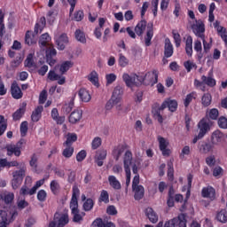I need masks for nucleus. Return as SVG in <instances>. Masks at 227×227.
Here are the masks:
<instances>
[{
  "label": "nucleus",
  "mask_w": 227,
  "mask_h": 227,
  "mask_svg": "<svg viewBox=\"0 0 227 227\" xmlns=\"http://www.w3.org/2000/svg\"><path fill=\"white\" fill-rule=\"evenodd\" d=\"M116 75L113 73L108 74L106 75V86H109V84H113V82H114V81H116Z\"/></svg>",
  "instance_id": "61"
},
{
  "label": "nucleus",
  "mask_w": 227,
  "mask_h": 227,
  "mask_svg": "<svg viewBox=\"0 0 227 227\" xmlns=\"http://www.w3.org/2000/svg\"><path fill=\"white\" fill-rule=\"evenodd\" d=\"M132 191L134 192V198L137 201H139V200H143V198H145V187L144 186H137L135 188H132Z\"/></svg>",
  "instance_id": "26"
},
{
  "label": "nucleus",
  "mask_w": 227,
  "mask_h": 227,
  "mask_svg": "<svg viewBox=\"0 0 227 227\" xmlns=\"http://www.w3.org/2000/svg\"><path fill=\"white\" fill-rule=\"evenodd\" d=\"M29 165L34 171H36L38 168V156L36 154H33L31 156V160L29 161Z\"/></svg>",
  "instance_id": "51"
},
{
  "label": "nucleus",
  "mask_w": 227,
  "mask_h": 227,
  "mask_svg": "<svg viewBox=\"0 0 227 227\" xmlns=\"http://www.w3.org/2000/svg\"><path fill=\"white\" fill-rule=\"evenodd\" d=\"M201 104L204 107H208L212 104V95L206 93L202 96Z\"/></svg>",
  "instance_id": "42"
},
{
  "label": "nucleus",
  "mask_w": 227,
  "mask_h": 227,
  "mask_svg": "<svg viewBox=\"0 0 227 227\" xmlns=\"http://www.w3.org/2000/svg\"><path fill=\"white\" fill-rule=\"evenodd\" d=\"M119 65L122 68L127 67V65H129V59L127 57H125L123 54H120L119 55Z\"/></svg>",
  "instance_id": "56"
},
{
  "label": "nucleus",
  "mask_w": 227,
  "mask_h": 227,
  "mask_svg": "<svg viewBox=\"0 0 227 227\" xmlns=\"http://www.w3.org/2000/svg\"><path fill=\"white\" fill-rule=\"evenodd\" d=\"M51 118L58 125H63V123H65V116H59L58 108H53L51 110Z\"/></svg>",
  "instance_id": "25"
},
{
  "label": "nucleus",
  "mask_w": 227,
  "mask_h": 227,
  "mask_svg": "<svg viewBox=\"0 0 227 227\" xmlns=\"http://www.w3.org/2000/svg\"><path fill=\"white\" fill-rule=\"evenodd\" d=\"M47 24V21L45 20V17H42L38 23L35 26V31L34 33L35 35H38V33H42L43 31V27H45V25Z\"/></svg>",
  "instance_id": "32"
},
{
  "label": "nucleus",
  "mask_w": 227,
  "mask_h": 227,
  "mask_svg": "<svg viewBox=\"0 0 227 227\" xmlns=\"http://www.w3.org/2000/svg\"><path fill=\"white\" fill-rule=\"evenodd\" d=\"M223 139H224V134H223L219 129L215 130L211 135V144L213 145H219Z\"/></svg>",
  "instance_id": "16"
},
{
  "label": "nucleus",
  "mask_w": 227,
  "mask_h": 227,
  "mask_svg": "<svg viewBox=\"0 0 227 227\" xmlns=\"http://www.w3.org/2000/svg\"><path fill=\"white\" fill-rule=\"evenodd\" d=\"M51 42V35L48 33L43 34L39 39V44L41 47H47Z\"/></svg>",
  "instance_id": "41"
},
{
  "label": "nucleus",
  "mask_w": 227,
  "mask_h": 227,
  "mask_svg": "<svg viewBox=\"0 0 227 227\" xmlns=\"http://www.w3.org/2000/svg\"><path fill=\"white\" fill-rule=\"evenodd\" d=\"M24 176H26V168H22L20 170H16L12 173V189L16 190L19 189V187H20L22 180H24Z\"/></svg>",
  "instance_id": "5"
},
{
  "label": "nucleus",
  "mask_w": 227,
  "mask_h": 227,
  "mask_svg": "<svg viewBox=\"0 0 227 227\" xmlns=\"http://www.w3.org/2000/svg\"><path fill=\"white\" fill-rule=\"evenodd\" d=\"M208 116L211 120H217L219 118V110L212 108L208 113Z\"/></svg>",
  "instance_id": "60"
},
{
  "label": "nucleus",
  "mask_w": 227,
  "mask_h": 227,
  "mask_svg": "<svg viewBox=\"0 0 227 227\" xmlns=\"http://www.w3.org/2000/svg\"><path fill=\"white\" fill-rule=\"evenodd\" d=\"M80 195H81V191L79 190V187H77V185H74L70 206L79 205V202L77 201V198H79Z\"/></svg>",
  "instance_id": "27"
},
{
  "label": "nucleus",
  "mask_w": 227,
  "mask_h": 227,
  "mask_svg": "<svg viewBox=\"0 0 227 227\" xmlns=\"http://www.w3.org/2000/svg\"><path fill=\"white\" fill-rule=\"evenodd\" d=\"M201 40L203 43L204 53L208 54V52H210V49H212V38H210L209 43H207V40H205V36L201 38Z\"/></svg>",
  "instance_id": "50"
},
{
  "label": "nucleus",
  "mask_w": 227,
  "mask_h": 227,
  "mask_svg": "<svg viewBox=\"0 0 227 227\" xmlns=\"http://www.w3.org/2000/svg\"><path fill=\"white\" fill-rule=\"evenodd\" d=\"M153 38V23H148L147 32L145 38L146 47H150V45H152Z\"/></svg>",
  "instance_id": "20"
},
{
  "label": "nucleus",
  "mask_w": 227,
  "mask_h": 227,
  "mask_svg": "<svg viewBox=\"0 0 227 227\" xmlns=\"http://www.w3.org/2000/svg\"><path fill=\"white\" fill-rule=\"evenodd\" d=\"M10 226V220L8 219V213L6 211L0 212V227Z\"/></svg>",
  "instance_id": "31"
},
{
  "label": "nucleus",
  "mask_w": 227,
  "mask_h": 227,
  "mask_svg": "<svg viewBox=\"0 0 227 227\" xmlns=\"http://www.w3.org/2000/svg\"><path fill=\"white\" fill-rule=\"evenodd\" d=\"M177 223H179V227H187V219L185 218L184 214H181L177 218H173L166 222L164 227H176Z\"/></svg>",
  "instance_id": "7"
},
{
  "label": "nucleus",
  "mask_w": 227,
  "mask_h": 227,
  "mask_svg": "<svg viewBox=\"0 0 227 227\" xmlns=\"http://www.w3.org/2000/svg\"><path fill=\"white\" fill-rule=\"evenodd\" d=\"M93 200L87 199V200L83 203V210H85V212H90V210L93 208Z\"/></svg>",
  "instance_id": "53"
},
{
  "label": "nucleus",
  "mask_w": 227,
  "mask_h": 227,
  "mask_svg": "<svg viewBox=\"0 0 227 227\" xmlns=\"http://www.w3.org/2000/svg\"><path fill=\"white\" fill-rule=\"evenodd\" d=\"M210 127H212V122H210L208 118H203L200 120L198 123L199 135L205 137V135L210 132Z\"/></svg>",
  "instance_id": "8"
},
{
  "label": "nucleus",
  "mask_w": 227,
  "mask_h": 227,
  "mask_svg": "<svg viewBox=\"0 0 227 227\" xmlns=\"http://www.w3.org/2000/svg\"><path fill=\"white\" fill-rule=\"evenodd\" d=\"M106 157H107L106 150L102 149L98 151L95 156L96 164H98L99 168H102V166H104V160H106Z\"/></svg>",
  "instance_id": "15"
},
{
  "label": "nucleus",
  "mask_w": 227,
  "mask_h": 227,
  "mask_svg": "<svg viewBox=\"0 0 227 227\" xmlns=\"http://www.w3.org/2000/svg\"><path fill=\"white\" fill-rule=\"evenodd\" d=\"M158 142L160 145V150H164L165 148H168V145H169V143L166 141V138L160 136H158Z\"/></svg>",
  "instance_id": "54"
},
{
  "label": "nucleus",
  "mask_w": 227,
  "mask_h": 227,
  "mask_svg": "<svg viewBox=\"0 0 227 227\" xmlns=\"http://www.w3.org/2000/svg\"><path fill=\"white\" fill-rule=\"evenodd\" d=\"M138 164L137 163H131V168L134 175H136L132 181V189L135 187H139L141 184H139V174H137L138 171Z\"/></svg>",
  "instance_id": "19"
},
{
  "label": "nucleus",
  "mask_w": 227,
  "mask_h": 227,
  "mask_svg": "<svg viewBox=\"0 0 227 227\" xmlns=\"http://www.w3.org/2000/svg\"><path fill=\"white\" fill-rule=\"evenodd\" d=\"M185 155H191V147L189 145H185L179 155L181 160L185 159Z\"/></svg>",
  "instance_id": "57"
},
{
  "label": "nucleus",
  "mask_w": 227,
  "mask_h": 227,
  "mask_svg": "<svg viewBox=\"0 0 227 227\" xmlns=\"http://www.w3.org/2000/svg\"><path fill=\"white\" fill-rule=\"evenodd\" d=\"M201 81H203L204 84H207V86H209L210 88H214V86L216 84L215 79H214V73L212 71L208 73V76L202 75Z\"/></svg>",
  "instance_id": "18"
},
{
  "label": "nucleus",
  "mask_w": 227,
  "mask_h": 227,
  "mask_svg": "<svg viewBox=\"0 0 227 227\" xmlns=\"http://www.w3.org/2000/svg\"><path fill=\"white\" fill-rule=\"evenodd\" d=\"M24 113H26V108L22 107V108L18 109L12 114V118H13L14 121H19V120H20V118H22V116L24 115Z\"/></svg>",
  "instance_id": "49"
},
{
  "label": "nucleus",
  "mask_w": 227,
  "mask_h": 227,
  "mask_svg": "<svg viewBox=\"0 0 227 227\" xmlns=\"http://www.w3.org/2000/svg\"><path fill=\"white\" fill-rule=\"evenodd\" d=\"M78 95L82 102H90L91 100V95L86 89H81Z\"/></svg>",
  "instance_id": "35"
},
{
  "label": "nucleus",
  "mask_w": 227,
  "mask_h": 227,
  "mask_svg": "<svg viewBox=\"0 0 227 227\" xmlns=\"http://www.w3.org/2000/svg\"><path fill=\"white\" fill-rule=\"evenodd\" d=\"M173 52H174L173 43H171V40H169V38H166L165 45H164L165 58H171V56H173Z\"/></svg>",
  "instance_id": "22"
},
{
  "label": "nucleus",
  "mask_w": 227,
  "mask_h": 227,
  "mask_svg": "<svg viewBox=\"0 0 227 227\" xmlns=\"http://www.w3.org/2000/svg\"><path fill=\"white\" fill-rule=\"evenodd\" d=\"M56 49H54V46L52 45H51L49 49L46 50V61L50 67H54V65H56V59L52 58L53 56H56Z\"/></svg>",
  "instance_id": "13"
},
{
  "label": "nucleus",
  "mask_w": 227,
  "mask_h": 227,
  "mask_svg": "<svg viewBox=\"0 0 227 227\" xmlns=\"http://www.w3.org/2000/svg\"><path fill=\"white\" fill-rule=\"evenodd\" d=\"M25 43H27V45H33L36 43V37H35V34L32 31H27L25 35Z\"/></svg>",
  "instance_id": "33"
},
{
  "label": "nucleus",
  "mask_w": 227,
  "mask_h": 227,
  "mask_svg": "<svg viewBox=\"0 0 227 227\" xmlns=\"http://www.w3.org/2000/svg\"><path fill=\"white\" fill-rule=\"evenodd\" d=\"M192 29L198 38H205V24L201 20H195V23L192 25Z\"/></svg>",
  "instance_id": "9"
},
{
  "label": "nucleus",
  "mask_w": 227,
  "mask_h": 227,
  "mask_svg": "<svg viewBox=\"0 0 227 227\" xmlns=\"http://www.w3.org/2000/svg\"><path fill=\"white\" fill-rule=\"evenodd\" d=\"M144 77V82L146 81V84L153 86L159 82V71L153 70L148 72Z\"/></svg>",
  "instance_id": "10"
},
{
  "label": "nucleus",
  "mask_w": 227,
  "mask_h": 227,
  "mask_svg": "<svg viewBox=\"0 0 227 227\" xmlns=\"http://www.w3.org/2000/svg\"><path fill=\"white\" fill-rule=\"evenodd\" d=\"M218 126L220 129H227V119L225 117H220L218 120Z\"/></svg>",
  "instance_id": "64"
},
{
  "label": "nucleus",
  "mask_w": 227,
  "mask_h": 227,
  "mask_svg": "<svg viewBox=\"0 0 227 227\" xmlns=\"http://www.w3.org/2000/svg\"><path fill=\"white\" fill-rule=\"evenodd\" d=\"M115 110L117 113V116H121L122 114H127V113H129V107L121 104L116 105Z\"/></svg>",
  "instance_id": "44"
},
{
  "label": "nucleus",
  "mask_w": 227,
  "mask_h": 227,
  "mask_svg": "<svg viewBox=\"0 0 227 227\" xmlns=\"http://www.w3.org/2000/svg\"><path fill=\"white\" fill-rule=\"evenodd\" d=\"M99 201H103L104 203L109 202V192L107 191L103 190L100 193Z\"/></svg>",
  "instance_id": "58"
},
{
  "label": "nucleus",
  "mask_w": 227,
  "mask_h": 227,
  "mask_svg": "<svg viewBox=\"0 0 227 227\" xmlns=\"http://www.w3.org/2000/svg\"><path fill=\"white\" fill-rule=\"evenodd\" d=\"M70 223L68 213H55L53 221L50 222L48 227H65Z\"/></svg>",
  "instance_id": "3"
},
{
  "label": "nucleus",
  "mask_w": 227,
  "mask_h": 227,
  "mask_svg": "<svg viewBox=\"0 0 227 227\" xmlns=\"http://www.w3.org/2000/svg\"><path fill=\"white\" fill-rule=\"evenodd\" d=\"M130 166H132V152L126 151L123 157V168L126 173V187L130 185Z\"/></svg>",
  "instance_id": "4"
},
{
  "label": "nucleus",
  "mask_w": 227,
  "mask_h": 227,
  "mask_svg": "<svg viewBox=\"0 0 227 227\" xmlns=\"http://www.w3.org/2000/svg\"><path fill=\"white\" fill-rule=\"evenodd\" d=\"M25 67L27 68H35V60L33 59V54L30 53L27 55L26 60H25Z\"/></svg>",
  "instance_id": "47"
},
{
  "label": "nucleus",
  "mask_w": 227,
  "mask_h": 227,
  "mask_svg": "<svg viewBox=\"0 0 227 227\" xmlns=\"http://www.w3.org/2000/svg\"><path fill=\"white\" fill-rule=\"evenodd\" d=\"M70 209L73 215L74 223H81L83 221V217L86 215V213H79V205L70 206Z\"/></svg>",
  "instance_id": "12"
},
{
  "label": "nucleus",
  "mask_w": 227,
  "mask_h": 227,
  "mask_svg": "<svg viewBox=\"0 0 227 227\" xmlns=\"http://www.w3.org/2000/svg\"><path fill=\"white\" fill-rule=\"evenodd\" d=\"M20 194L21 196H33V194H36V192H33V187L29 189L27 185H23L20 191Z\"/></svg>",
  "instance_id": "45"
},
{
  "label": "nucleus",
  "mask_w": 227,
  "mask_h": 227,
  "mask_svg": "<svg viewBox=\"0 0 227 227\" xmlns=\"http://www.w3.org/2000/svg\"><path fill=\"white\" fill-rule=\"evenodd\" d=\"M77 141V135L75 133H68L67 140L64 142L63 146H72Z\"/></svg>",
  "instance_id": "34"
},
{
  "label": "nucleus",
  "mask_w": 227,
  "mask_h": 227,
  "mask_svg": "<svg viewBox=\"0 0 227 227\" xmlns=\"http://www.w3.org/2000/svg\"><path fill=\"white\" fill-rule=\"evenodd\" d=\"M216 220L223 224L227 223V212L226 209H222L216 214Z\"/></svg>",
  "instance_id": "40"
},
{
  "label": "nucleus",
  "mask_w": 227,
  "mask_h": 227,
  "mask_svg": "<svg viewBox=\"0 0 227 227\" xmlns=\"http://www.w3.org/2000/svg\"><path fill=\"white\" fill-rule=\"evenodd\" d=\"M25 143L26 142L24 140H20L16 145H6L5 148L7 150V155L12 157V155L14 154L16 157H20V154L22 153L20 150H22V145Z\"/></svg>",
  "instance_id": "6"
},
{
  "label": "nucleus",
  "mask_w": 227,
  "mask_h": 227,
  "mask_svg": "<svg viewBox=\"0 0 227 227\" xmlns=\"http://www.w3.org/2000/svg\"><path fill=\"white\" fill-rule=\"evenodd\" d=\"M74 146L66 145V148L62 152V155L66 159H70V157L74 155Z\"/></svg>",
  "instance_id": "46"
},
{
  "label": "nucleus",
  "mask_w": 227,
  "mask_h": 227,
  "mask_svg": "<svg viewBox=\"0 0 227 227\" xmlns=\"http://www.w3.org/2000/svg\"><path fill=\"white\" fill-rule=\"evenodd\" d=\"M55 41L59 51H65V45L68 43V36L67 34H55Z\"/></svg>",
  "instance_id": "11"
},
{
  "label": "nucleus",
  "mask_w": 227,
  "mask_h": 227,
  "mask_svg": "<svg viewBox=\"0 0 227 227\" xmlns=\"http://www.w3.org/2000/svg\"><path fill=\"white\" fill-rule=\"evenodd\" d=\"M20 134L22 136V137H24L26 136V134H27V121H23L20 124Z\"/></svg>",
  "instance_id": "62"
},
{
  "label": "nucleus",
  "mask_w": 227,
  "mask_h": 227,
  "mask_svg": "<svg viewBox=\"0 0 227 227\" xmlns=\"http://www.w3.org/2000/svg\"><path fill=\"white\" fill-rule=\"evenodd\" d=\"M145 215L148 217L149 221L155 224L159 221V215H157V213L153 211V208L152 207H147L145 209Z\"/></svg>",
  "instance_id": "24"
},
{
  "label": "nucleus",
  "mask_w": 227,
  "mask_h": 227,
  "mask_svg": "<svg viewBox=\"0 0 227 227\" xmlns=\"http://www.w3.org/2000/svg\"><path fill=\"white\" fill-rule=\"evenodd\" d=\"M102 145V138L96 137L91 143L92 150H97Z\"/></svg>",
  "instance_id": "55"
},
{
  "label": "nucleus",
  "mask_w": 227,
  "mask_h": 227,
  "mask_svg": "<svg viewBox=\"0 0 227 227\" xmlns=\"http://www.w3.org/2000/svg\"><path fill=\"white\" fill-rule=\"evenodd\" d=\"M59 183L57 180H52L50 184V189L53 194H58L59 189Z\"/></svg>",
  "instance_id": "48"
},
{
  "label": "nucleus",
  "mask_w": 227,
  "mask_h": 227,
  "mask_svg": "<svg viewBox=\"0 0 227 227\" xmlns=\"http://www.w3.org/2000/svg\"><path fill=\"white\" fill-rule=\"evenodd\" d=\"M202 198H207L211 201H214L215 200V189L212 186H207L202 188L201 191Z\"/></svg>",
  "instance_id": "14"
},
{
  "label": "nucleus",
  "mask_w": 227,
  "mask_h": 227,
  "mask_svg": "<svg viewBox=\"0 0 227 227\" xmlns=\"http://www.w3.org/2000/svg\"><path fill=\"white\" fill-rule=\"evenodd\" d=\"M82 118V112L76 110L71 113L69 115V121L70 123H77Z\"/></svg>",
  "instance_id": "30"
},
{
  "label": "nucleus",
  "mask_w": 227,
  "mask_h": 227,
  "mask_svg": "<svg viewBox=\"0 0 227 227\" xmlns=\"http://www.w3.org/2000/svg\"><path fill=\"white\" fill-rule=\"evenodd\" d=\"M108 183L109 185L114 189V191H120V189H121V183H120L118 178H116L114 176H108Z\"/></svg>",
  "instance_id": "28"
},
{
  "label": "nucleus",
  "mask_w": 227,
  "mask_h": 227,
  "mask_svg": "<svg viewBox=\"0 0 227 227\" xmlns=\"http://www.w3.org/2000/svg\"><path fill=\"white\" fill-rule=\"evenodd\" d=\"M74 36L77 42L81 43H86V34L81 29H76L74 32Z\"/></svg>",
  "instance_id": "37"
},
{
  "label": "nucleus",
  "mask_w": 227,
  "mask_h": 227,
  "mask_svg": "<svg viewBox=\"0 0 227 227\" xmlns=\"http://www.w3.org/2000/svg\"><path fill=\"white\" fill-rule=\"evenodd\" d=\"M72 67H74V62L69 61V60L65 61L60 65L59 72L63 75V74H65L66 72H68V70H70V68H72Z\"/></svg>",
  "instance_id": "39"
},
{
  "label": "nucleus",
  "mask_w": 227,
  "mask_h": 227,
  "mask_svg": "<svg viewBox=\"0 0 227 227\" xmlns=\"http://www.w3.org/2000/svg\"><path fill=\"white\" fill-rule=\"evenodd\" d=\"M185 51L187 56H192V36L189 35L185 41Z\"/></svg>",
  "instance_id": "36"
},
{
  "label": "nucleus",
  "mask_w": 227,
  "mask_h": 227,
  "mask_svg": "<svg viewBox=\"0 0 227 227\" xmlns=\"http://www.w3.org/2000/svg\"><path fill=\"white\" fill-rule=\"evenodd\" d=\"M146 26H148V24L146 23V20H142L141 21H139L137 23V25L135 27V33L138 35V36H143V33H145V31L146 30Z\"/></svg>",
  "instance_id": "23"
},
{
  "label": "nucleus",
  "mask_w": 227,
  "mask_h": 227,
  "mask_svg": "<svg viewBox=\"0 0 227 227\" xmlns=\"http://www.w3.org/2000/svg\"><path fill=\"white\" fill-rule=\"evenodd\" d=\"M122 79L128 88H132L133 86H141V84L145 82V76L137 75L136 74L129 75V74L124 73L122 74Z\"/></svg>",
  "instance_id": "2"
},
{
  "label": "nucleus",
  "mask_w": 227,
  "mask_h": 227,
  "mask_svg": "<svg viewBox=\"0 0 227 227\" xmlns=\"http://www.w3.org/2000/svg\"><path fill=\"white\" fill-rule=\"evenodd\" d=\"M166 107L168 108L170 113H175L176 109H178V102L175 99H167L165 100L160 107H156L153 109V114L154 118L159 121V123H162L164 119L162 118L161 111H164Z\"/></svg>",
  "instance_id": "1"
},
{
  "label": "nucleus",
  "mask_w": 227,
  "mask_h": 227,
  "mask_svg": "<svg viewBox=\"0 0 227 227\" xmlns=\"http://www.w3.org/2000/svg\"><path fill=\"white\" fill-rule=\"evenodd\" d=\"M88 80L90 81V82H91V84H93L94 86H97V88H98V74L97 73V71H92L89 75H88Z\"/></svg>",
  "instance_id": "38"
},
{
  "label": "nucleus",
  "mask_w": 227,
  "mask_h": 227,
  "mask_svg": "<svg viewBox=\"0 0 227 227\" xmlns=\"http://www.w3.org/2000/svg\"><path fill=\"white\" fill-rule=\"evenodd\" d=\"M194 51L198 52V58L199 59H201L203 58V53L201 51H203V46L201 45V41L197 40L194 42V46H193Z\"/></svg>",
  "instance_id": "43"
},
{
  "label": "nucleus",
  "mask_w": 227,
  "mask_h": 227,
  "mask_svg": "<svg viewBox=\"0 0 227 227\" xmlns=\"http://www.w3.org/2000/svg\"><path fill=\"white\" fill-rule=\"evenodd\" d=\"M91 227H106V223L102 218H97L91 224Z\"/></svg>",
  "instance_id": "63"
},
{
  "label": "nucleus",
  "mask_w": 227,
  "mask_h": 227,
  "mask_svg": "<svg viewBox=\"0 0 227 227\" xmlns=\"http://www.w3.org/2000/svg\"><path fill=\"white\" fill-rule=\"evenodd\" d=\"M173 35V38L176 43V47H180L181 43H182V37H180V34H178L177 32L173 31L172 32Z\"/></svg>",
  "instance_id": "59"
},
{
  "label": "nucleus",
  "mask_w": 227,
  "mask_h": 227,
  "mask_svg": "<svg viewBox=\"0 0 227 227\" xmlns=\"http://www.w3.org/2000/svg\"><path fill=\"white\" fill-rule=\"evenodd\" d=\"M11 93L12 97H13L16 100H19L22 97V90L17 82H14L11 86Z\"/></svg>",
  "instance_id": "21"
},
{
  "label": "nucleus",
  "mask_w": 227,
  "mask_h": 227,
  "mask_svg": "<svg viewBox=\"0 0 227 227\" xmlns=\"http://www.w3.org/2000/svg\"><path fill=\"white\" fill-rule=\"evenodd\" d=\"M42 113H43V106H37L35 111H33L31 115L32 121H40V118H42Z\"/></svg>",
  "instance_id": "29"
},
{
  "label": "nucleus",
  "mask_w": 227,
  "mask_h": 227,
  "mask_svg": "<svg viewBox=\"0 0 227 227\" xmlns=\"http://www.w3.org/2000/svg\"><path fill=\"white\" fill-rule=\"evenodd\" d=\"M214 150V145L212 142H202L201 144L199 145V152L200 153H210V152H213Z\"/></svg>",
  "instance_id": "17"
},
{
  "label": "nucleus",
  "mask_w": 227,
  "mask_h": 227,
  "mask_svg": "<svg viewBox=\"0 0 227 227\" xmlns=\"http://www.w3.org/2000/svg\"><path fill=\"white\" fill-rule=\"evenodd\" d=\"M196 97H198V94H196V92H194V91L188 94L184 100V106L189 107V104H191V102H192V100L196 99Z\"/></svg>",
  "instance_id": "52"
}]
</instances>
